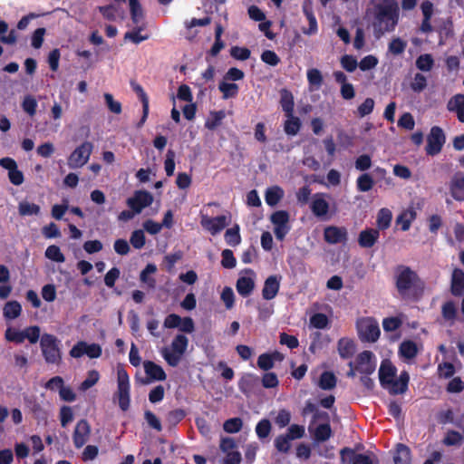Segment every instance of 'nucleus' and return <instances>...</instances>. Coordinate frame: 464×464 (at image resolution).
Instances as JSON below:
<instances>
[{
  "label": "nucleus",
  "mask_w": 464,
  "mask_h": 464,
  "mask_svg": "<svg viewBox=\"0 0 464 464\" xmlns=\"http://www.w3.org/2000/svg\"><path fill=\"white\" fill-rule=\"evenodd\" d=\"M133 92L138 95L139 99L142 103V116L138 123V127H141L146 121L149 115V97L141 85L135 82H130Z\"/></svg>",
  "instance_id": "obj_21"
},
{
  "label": "nucleus",
  "mask_w": 464,
  "mask_h": 464,
  "mask_svg": "<svg viewBox=\"0 0 464 464\" xmlns=\"http://www.w3.org/2000/svg\"><path fill=\"white\" fill-rule=\"evenodd\" d=\"M44 255L46 258L57 263H63L65 261L63 254L62 253L60 247L56 245L49 246L46 248Z\"/></svg>",
  "instance_id": "obj_52"
},
{
  "label": "nucleus",
  "mask_w": 464,
  "mask_h": 464,
  "mask_svg": "<svg viewBox=\"0 0 464 464\" xmlns=\"http://www.w3.org/2000/svg\"><path fill=\"white\" fill-rule=\"evenodd\" d=\"M374 185V180L369 173L360 175L356 179V188L360 192L370 191Z\"/></svg>",
  "instance_id": "obj_45"
},
{
  "label": "nucleus",
  "mask_w": 464,
  "mask_h": 464,
  "mask_svg": "<svg viewBox=\"0 0 464 464\" xmlns=\"http://www.w3.org/2000/svg\"><path fill=\"white\" fill-rule=\"evenodd\" d=\"M201 226L208 230L212 235H216L223 230L227 225V218L220 215L215 218L204 216L201 219Z\"/></svg>",
  "instance_id": "obj_14"
},
{
  "label": "nucleus",
  "mask_w": 464,
  "mask_h": 464,
  "mask_svg": "<svg viewBox=\"0 0 464 464\" xmlns=\"http://www.w3.org/2000/svg\"><path fill=\"white\" fill-rule=\"evenodd\" d=\"M359 333L362 340L371 343H375L381 334L378 324L373 321H367L361 324Z\"/></svg>",
  "instance_id": "obj_15"
},
{
  "label": "nucleus",
  "mask_w": 464,
  "mask_h": 464,
  "mask_svg": "<svg viewBox=\"0 0 464 464\" xmlns=\"http://www.w3.org/2000/svg\"><path fill=\"white\" fill-rule=\"evenodd\" d=\"M446 141V136L443 130L439 126H433L427 136L426 153L429 156L439 154Z\"/></svg>",
  "instance_id": "obj_7"
},
{
  "label": "nucleus",
  "mask_w": 464,
  "mask_h": 464,
  "mask_svg": "<svg viewBox=\"0 0 464 464\" xmlns=\"http://www.w3.org/2000/svg\"><path fill=\"white\" fill-rule=\"evenodd\" d=\"M329 198V195L325 193H315L312 197V201L310 204V208L313 214L315 217H324L325 216L329 211V203L327 201V198Z\"/></svg>",
  "instance_id": "obj_13"
},
{
  "label": "nucleus",
  "mask_w": 464,
  "mask_h": 464,
  "mask_svg": "<svg viewBox=\"0 0 464 464\" xmlns=\"http://www.w3.org/2000/svg\"><path fill=\"white\" fill-rule=\"evenodd\" d=\"M255 282L251 277L241 276L237 279L236 288L237 293L243 296L247 297L253 292Z\"/></svg>",
  "instance_id": "obj_30"
},
{
  "label": "nucleus",
  "mask_w": 464,
  "mask_h": 464,
  "mask_svg": "<svg viewBox=\"0 0 464 464\" xmlns=\"http://www.w3.org/2000/svg\"><path fill=\"white\" fill-rule=\"evenodd\" d=\"M410 86L413 92H420L427 87V78L422 73L417 72Z\"/></svg>",
  "instance_id": "obj_58"
},
{
  "label": "nucleus",
  "mask_w": 464,
  "mask_h": 464,
  "mask_svg": "<svg viewBox=\"0 0 464 464\" xmlns=\"http://www.w3.org/2000/svg\"><path fill=\"white\" fill-rule=\"evenodd\" d=\"M131 20L138 24L143 18V12L139 0H129Z\"/></svg>",
  "instance_id": "obj_54"
},
{
  "label": "nucleus",
  "mask_w": 464,
  "mask_h": 464,
  "mask_svg": "<svg viewBox=\"0 0 464 464\" xmlns=\"http://www.w3.org/2000/svg\"><path fill=\"white\" fill-rule=\"evenodd\" d=\"M280 105L285 116H292L294 113L295 102L294 96L290 91L286 89L280 91Z\"/></svg>",
  "instance_id": "obj_29"
},
{
  "label": "nucleus",
  "mask_w": 464,
  "mask_h": 464,
  "mask_svg": "<svg viewBox=\"0 0 464 464\" xmlns=\"http://www.w3.org/2000/svg\"><path fill=\"white\" fill-rule=\"evenodd\" d=\"M410 382V374L402 371L397 380H392L386 388L392 395L403 394L407 392Z\"/></svg>",
  "instance_id": "obj_18"
},
{
  "label": "nucleus",
  "mask_w": 464,
  "mask_h": 464,
  "mask_svg": "<svg viewBox=\"0 0 464 464\" xmlns=\"http://www.w3.org/2000/svg\"><path fill=\"white\" fill-rule=\"evenodd\" d=\"M399 353L406 359H413L418 353V348L414 342L404 341L399 347Z\"/></svg>",
  "instance_id": "obj_41"
},
{
  "label": "nucleus",
  "mask_w": 464,
  "mask_h": 464,
  "mask_svg": "<svg viewBox=\"0 0 464 464\" xmlns=\"http://www.w3.org/2000/svg\"><path fill=\"white\" fill-rule=\"evenodd\" d=\"M284 197V190L278 187L274 186L268 188L265 194V200L268 206H276Z\"/></svg>",
  "instance_id": "obj_36"
},
{
  "label": "nucleus",
  "mask_w": 464,
  "mask_h": 464,
  "mask_svg": "<svg viewBox=\"0 0 464 464\" xmlns=\"http://www.w3.org/2000/svg\"><path fill=\"white\" fill-rule=\"evenodd\" d=\"M93 145L90 141H84L68 157V166L71 169H79L83 167L89 160L92 152Z\"/></svg>",
  "instance_id": "obj_6"
},
{
  "label": "nucleus",
  "mask_w": 464,
  "mask_h": 464,
  "mask_svg": "<svg viewBox=\"0 0 464 464\" xmlns=\"http://www.w3.org/2000/svg\"><path fill=\"white\" fill-rule=\"evenodd\" d=\"M287 120L284 124V130L287 135H296L301 128V121L298 117L294 116H286Z\"/></svg>",
  "instance_id": "obj_43"
},
{
  "label": "nucleus",
  "mask_w": 464,
  "mask_h": 464,
  "mask_svg": "<svg viewBox=\"0 0 464 464\" xmlns=\"http://www.w3.org/2000/svg\"><path fill=\"white\" fill-rule=\"evenodd\" d=\"M337 348L339 355L343 359L352 358L356 350L355 343L349 338H341L338 341Z\"/></svg>",
  "instance_id": "obj_27"
},
{
  "label": "nucleus",
  "mask_w": 464,
  "mask_h": 464,
  "mask_svg": "<svg viewBox=\"0 0 464 464\" xmlns=\"http://www.w3.org/2000/svg\"><path fill=\"white\" fill-rule=\"evenodd\" d=\"M441 314L445 320L451 321L454 320L457 316V309L454 302L448 301L443 304L441 308Z\"/></svg>",
  "instance_id": "obj_60"
},
{
  "label": "nucleus",
  "mask_w": 464,
  "mask_h": 464,
  "mask_svg": "<svg viewBox=\"0 0 464 464\" xmlns=\"http://www.w3.org/2000/svg\"><path fill=\"white\" fill-rule=\"evenodd\" d=\"M274 445L278 452L288 453L291 449V440L286 434H280L275 439Z\"/></svg>",
  "instance_id": "obj_50"
},
{
  "label": "nucleus",
  "mask_w": 464,
  "mask_h": 464,
  "mask_svg": "<svg viewBox=\"0 0 464 464\" xmlns=\"http://www.w3.org/2000/svg\"><path fill=\"white\" fill-rule=\"evenodd\" d=\"M91 435V426L87 420H80L74 428L72 433V441L76 449H81L89 440Z\"/></svg>",
  "instance_id": "obj_10"
},
{
  "label": "nucleus",
  "mask_w": 464,
  "mask_h": 464,
  "mask_svg": "<svg viewBox=\"0 0 464 464\" xmlns=\"http://www.w3.org/2000/svg\"><path fill=\"white\" fill-rule=\"evenodd\" d=\"M416 67L420 70V71H422V72H430L433 65H434V60L431 56V54H429V53H425V54H420L417 59H416Z\"/></svg>",
  "instance_id": "obj_49"
},
{
  "label": "nucleus",
  "mask_w": 464,
  "mask_h": 464,
  "mask_svg": "<svg viewBox=\"0 0 464 464\" xmlns=\"http://www.w3.org/2000/svg\"><path fill=\"white\" fill-rule=\"evenodd\" d=\"M314 439L316 442H324L333 436V430L330 423H321L313 431Z\"/></svg>",
  "instance_id": "obj_33"
},
{
  "label": "nucleus",
  "mask_w": 464,
  "mask_h": 464,
  "mask_svg": "<svg viewBox=\"0 0 464 464\" xmlns=\"http://www.w3.org/2000/svg\"><path fill=\"white\" fill-rule=\"evenodd\" d=\"M40 207L37 204L34 203H29L27 201L20 202L18 205V212L19 215L22 217L25 216H33V215H39L40 214Z\"/></svg>",
  "instance_id": "obj_47"
},
{
  "label": "nucleus",
  "mask_w": 464,
  "mask_h": 464,
  "mask_svg": "<svg viewBox=\"0 0 464 464\" xmlns=\"http://www.w3.org/2000/svg\"><path fill=\"white\" fill-rule=\"evenodd\" d=\"M240 228L237 224L228 228L225 233V240L230 246H237L241 243Z\"/></svg>",
  "instance_id": "obj_42"
},
{
  "label": "nucleus",
  "mask_w": 464,
  "mask_h": 464,
  "mask_svg": "<svg viewBox=\"0 0 464 464\" xmlns=\"http://www.w3.org/2000/svg\"><path fill=\"white\" fill-rule=\"evenodd\" d=\"M226 117V112L223 110L210 111L209 118L205 122V127L208 130H214L221 125L222 121Z\"/></svg>",
  "instance_id": "obj_40"
},
{
  "label": "nucleus",
  "mask_w": 464,
  "mask_h": 464,
  "mask_svg": "<svg viewBox=\"0 0 464 464\" xmlns=\"http://www.w3.org/2000/svg\"><path fill=\"white\" fill-rule=\"evenodd\" d=\"M243 420L239 417L230 418L223 424V429L227 433H237L241 430Z\"/></svg>",
  "instance_id": "obj_53"
},
{
  "label": "nucleus",
  "mask_w": 464,
  "mask_h": 464,
  "mask_svg": "<svg viewBox=\"0 0 464 464\" xmlns=\"http://www.w3.org/2000/svg\"><path fill=\"white\" fill-rule=\"evenodd\" d=\"M37 106V101L34 96L30 94L24 96L22 102V109L29 116L34 117L36 114Z\"/></svg>",
  "instance_id": "obj_51"
},
{
  "label": "nucleus",
  "mask_w": 464,
  "mask_h": 464,
  "mask_svg": "<svg viewBox=\"0 0 464 464\" xmlns=\"http://www.w3.org/2000/svg\"><path fill=\"white\" fill-rule=\"evenodd\" d=\"M310 324L316 329H324L327 327L329 320L324 314L317 313L311 316Z\"/></svg>",
  "instance_id": "obj_61"
},
{
  "label": "nucleus",
  "mask_w": 464,
  "mask_h": 464,
  "mask_svg": "<svg viewBox=\"0 0 464 464\" xmlns=\"http://www.w3.org/2000/svg\"><path fill=\"white\" fill-rule=\"evenodd\" d=\"M303 13L308 20L309 27L303 28L302 32L306 35L315 34L318 31L317 20L314 16L313 10V4L311 1H305L302 6Z\"/></svg>",
  "instance_id": "obj_20"
},
{
  "label": "nucleus",
  "mask_w": 464,
  "mask_h": 464,
  "mask_svg": "<svg viewBox=\"0 0 464 464\" xmlns=\"http://www.w3.org/2000/svg\"><path fill=\"white\" fill-rule=\"evenodd\" d=\"M380 232L376 228H366L362 230L358 237V244L361 247L371 248L377 242Z\"/></svg>",
  "instance_id": "obj_22"
},
{
  "label": "nucleus",
  "mask_w": 464,
  "mask_h": 464,
  "mask_svg": "<svg viewBox=\"0 0 464 464\" xmlns=\"http://www.w3.org/2000/svg\"><path fill=\"white\" fill-rule=\"evenodd\" d=\"M447 109L456 112L458 120L464 123V94L458 93L451 97L447 104Z\"/></svg>",
  "instance_id": "obj_24"
},
{
  "label": "nucleus",
  "mask_w": 464,
  "mask_h": 464,
  "mask_svg": "<svg viewBox=\"0 0 464 464\" xmlns=\"http://www.w3.org/2000/svg\"><path fill=\"white\" fill-rule=\"evenodd\" d=\"M257 380V377L254 374H246L240 379L238 388L244 394H247L252 391Z\"/></svg>",
  "instance_id": "obj_46"
},
{
  "label": "nucleus",
  "mask_w": 464,
  "mask_h": 464,
  "mask_svg": "<svg viewBox=\"0 0 464 464\" xmlns=\"http://www.w3.org/2000/svg\"><path fill=\"white\" fill-rule=\"evenodd\" d=\"M8 24L5 20H0V42L5 44H14L17 42V34L14 29L8 32Z\"/></svg>",
  "instance_id": "obj_32"
},
{
  "label": "nucleus",
  "mask_w": 464,
  "mask_h": 464,
  "mask_svg": "<svg viewBox=\"0 0 464 464\" xmlns=\"http://www.w3.org/2000/svg\"><path fill=\"white\" fill-rule=\"evenodd\" d=\"M401 324L399 317L392 316L383 319L382 327L385 332H394L401 326Z\"/></svg>",
  "instance_id": "obj_64"
},
{
  "label": "nucleus",
  "mask_w": 464,
  "mask_h": 464,
  "mask_svg": "<svg viewBox=\"0 0 464 464\" xmlns=\"http://www.w3.org/2000/svg\"><path fill=\"white\" fill-rule=\"evenodd\" d=\"M153 202V196L147 190H137L134 195L126 201L127 206L137 214Z\"/></svg>",
  "instance_id": "obj_8"
},
{
  "label": "nucleus",
  "mask_w": 464,
  "mask_h": 464,
  "mask_svg": "<svg viewBox=\"0 0 464 464\" xmlns=\"http://www.w3.org/2000/svg\"><path fill=\"white\" fill-rule=\"evenodd\" d=\"M143 368L148 376V380L143 382L145 384L151 381H165L167 378L163 368L152 361H144Z\"/></svg>",
  "instance_id": "obj_17"
},
{
  "label": "nucleus",
  "mask_w": 464,
  "mask_h": 464,
  "mask_svg": "<svg viewBox=\"0 0 464 464\" xmlns=\"http://www.w3.org/2000/svg\"><path fill=\"white\" fill-rule=\"evenodd\" d=\"M372 26L373 35L380 39L386 33L393 32L399 22L400 12L398 10H380L378 13H372Z\"/></svg>",
  "instance_id": "obj_2"
},
{
  "label": "nucleus",
  "mask_w": 464,
  "mask_h": 464,
  "mask_svg": "<svg viewBox=\"0 0 464 464\" xmlns=\"http://www.w3.org/2000/svg\"><path fill=\"white\" fill-rule=\"evenodd\" d=\"M280 279L281 276L276 275L269 276L266 279L262 289V296L265 300H272L276 296L280 288Z\"/></svg>",
  "instance_id": "obj_19"
},
{
  "label": "nucleus",
  "mask_w": 464,
  "mask_h": 464,
  "mask_svg": "<svg viewBox=\"0 0 464 464\" xmlns=\"http://www.w3.org/2000/svg\"><path fill=\"white\" fill-rule=\"evenodd\" d=\"M307 81L311 90H319L324 82V78L320 70L312 68L307 71Z\"/></svg>",
  "instance_id": "obj_39"
},
{
  "label": "nucleus",
  "mask_w": 464,
  "mask_h": 464,
  "mask_svg": "<svg viewBox=\"0 0 464 464\" xmlns=\"http://www.w3.org/2000/svg\"><path fill=\"white\" fill-rule=\"evenodd\" d=\"M5 337L8 342L15 343H22L24 341V331H18L11 327L6 329Z\"/></svg>",
  "instance_id": "obj_63"
},
{
  "label": "nucleus",
  "mask_w": 464,
  "mask_h": 464,
  "mask_svg": "<svg viewBox=\"0 0 464 464\" xmlns=\"http://www.w3.org/2000/svg\"><path fill=\"white\" fill-rule=\"evenodd\" d=\"M272 430V425L268 419L260 420L256 426V433L259 440L266 439Z\"/></svg>",
  "instance_id": "obj_48"
},
{
  "label": "nucleus",
  "mask_w": 464,
  "mask_h": 464,
  "mask_svg": "<svg viewBox=\"0 0 464 464\" xmlns=\"http://www.w3.org/2000/svg\"><path fill=\"white\" fill-rule=\"evenodd\" d=\"M145 28L144 24L137 25L134 27L131 31L127 32L124 34L125 40H130L135 44H139L140 43L149 39V35H141L140 32L143 31Z\"/></svg>",
  "instance_id": "obj_44"
},
{
  "label": "nucleus",
  "mask_w": 464,
  "mask_h": 464,
  "mask_svg": "<svg viewBox=\"0 0 464 464\" xmlns=\"http://www.w3.org/2000/svg\"><path fill=\"white\" fill-rule=\"evenodd\" d=\"M395 287L402 299L418 301L424 294L425 283L416 271L401 265L396 268Z\"/></svg>",
  "instance_id": "obj_1"
},
{
  "label": "nucleus",
  "mask_w": 464,
  "mask_h": 464,
  "mask_svg": "<svg viewBox=\"0 0 464 464\" xmlns=\"http://www.w3.org/2000/svg\"><path fill=\"white\" fill-rule=\"evenodd\" d=\"M230 55L238 61H246L250 58L251 51L247 47L232 46Z\"/></svg>",
  "instance_id": "obj_57"
},
{
  "label": "nucleus",
  "mask_w": 464,
  "mask_h": 464,
  "mask_svg": "<svg viewBox=\"0 0 464 464\" xmlns=\"http://www.w3.org/2000/svg\"><path fill=\"white\" fill-rule=\"evenodd\" d=\"M188 346V337L184 334H177L173 338L169 347H163L160 350V354L168 365L177 367L180 363Z\"/></svg>",
  "instance_id": "obj_3"
},
{
  "label": "nucleus",
  "mask_w": 464,
  "mask_h": 464,
  "mask_svg": "<svg viewBox=\"0 0 464 464\" xmlns=\"http://www.w3.org/2000/svg\"><path fill=\"white\" fill-rule=\"evenodd\" d=\"M324 239L331 245L345 244L348 240L347 229L344 227H326L324 230Z\"/></svg>",
  "instance_id": "obj_11"
},
{
  "label": "nucleus",
  "mask_w": 464,
  "mask_h": 464,
  "mask_svg": "<svg viewBox=\"0 0 464 464\" xmlns=\"http://www.w3.org/2000/svg\"><path fill=\"white\" fill-rule=\"evenodd\" d=\"M372 9H368V13H378L380 10H398L399 6L396 0H370Z\"/></svg>",
  "instance_id": "obj_31"
},
{
  "label": "nucleus",
  "mask_w": 464,
  "mask_h": 464,
  "mask_svg": "<svg viewBox=\"0 0 464 464\" xmlns=\"http://www.w3.org/2000/svg\"><path fill=\"white\" fill-rule=\"evenodd\" d=\"M393 461L394 464H411V454L410 448L402 443L397 444L393 454Z\"/></svg>",
  "instance_id": "obj_28"
},
{
  "label": "nucleus",
  "mask_w": 464,
  "mask_h": 464,
  "mask_svg": "<svg viewBox=\"0 0 464 464\" xmlns=\"http://www.w3.org/2000/svg\"><path fill=\"white\" fill-rule=\"evenodd\" d=\"M374 357L371 351H363L360 353L356 357L355 369L362 374L371 375L374 371L376 364L372 361Z\"/></svg>",
  "instance_id": "obj_12"
},
{
  "label": "nucleus",
  "mask_w": 464,
  "mask_h": 464,
  "mask_svg": "<svg viewBox=\"0 0 464 464\" xmlns=\"http://www.w3.org/2000/svg\"><path fill=\"white\" fill-rule=\"evenodd\" d=\"M60 341L51 334H44L40 339L42 354L46 363L59 364L62 362V352L59 347Z\"/></svg>",
  "instance_id": "obj_4"
},
{
  "label": "nucleus",
  "mask_w": 464,
  "mask_h": 464,
  "mask_svg": "<svg viewBox=\"0 0 464 464\" xmlns=\"http://www.w3.org/2000/svg\"><path fill=\"white\" fill-rule=\"evenodd\" d=\"M218 90L222 93V98L227 100L237 96L239 87L237 83L222 81L218 84Z\"/></svg>",
  "instance_id": "obj_37"
},
{
  "label": "nucleus",
  "mask_w": 464,
  "mask_h": 464,
  "mask_svg": "<svg viewBox=\"0 0 464 464\" xmlns=\"http://www.w3.org/2000/svg\"><path fill=\"white\" fill-rule=\"evenodd\" d=\"M130 243L131 244V246L134 248L141 249L145 246V243H146V237H145L143 230H141V229L134 230L130 235Z\"/></svg>",
  "instance_id": "obj_56"
},
{
  "label": "nucleus",
  "mask_w": 464,
  "mask_h": 464,
  "mask_svg": "<svg viewBox=\"0 0 464 464\" xmlns=\"http://www.w3.org/2000/svg\"><path fill=\"white\" fill-rule=\"evenodd\" d=\"M392 219V211L386 208H381L377 214V229L385 230L390 227Z\"/></svg>",
  "instance_id": "obj_38"
},
{
  "label": "nucleus",
  "mask_w": 464,
  "mask_h": 464,
  "mask_svg": "<svg viewBox=\"0 0 464 464\" xmlns=\"http://www.w3.org/2000/svg\"><path fill=\"white\" fill-rule=\"evenodd\" d=\"M407 46V43L400 37L393 38L388 46L389 52L394 55L401 54Z\"/></svg>",
  "instance_id": "obj_59"
},
{
  "label": "nucleus",
  "mask_w": 464,
  "mask_h": 464,
  "mask_svg": "<svg viewBox=\"0 0 464 464\" xmlns=\"http://www.w3.org/2000/svg\"><path fill=\"white\" fill-rule=\"evenodd\" d=\"M450 292L454 296L464 295V271L454 268L451 275Z\"/></svg>",
  "instance_id": "obj_23"
},
{
  "label": "nucleus",
  "mask_w": 464,
  "mask_h": 464,
  "mask_svg": "<svg viewBox=\"0 0 464 464\" xmlns=\"http://www.w3.org/2000/svg\"><path fill=\"white\" fill-rule=\"evenodd\" d=\"M22 313V306L19 302L17 301H8L4 308H3V314L5 319L7 320H14L20 316Z\"/></svg>",
  "instance_id": "obj_34"
},
{
  "label": "nucleus",
  "mask_w": 464,
  "mask_h": 464,
  "mask_svg": "<svg viewBox=\"0 0 464 464\" xmlns=\"http://www.w3.org/2000/svg\"><path fill=\"white\" fill-rule=\"evenodd\" d=\"M289 213L287 211L277 210L271 215L270 220L274 226L286 225L289 223Z\"/></svg>",
  "instance_id": "obj_62"
},
{
  "label": "nucleus",
  "mask_w": 464,
  "mask_h": 464,
  "mask_svg": "<svg viewBox=\"0 0 464 464\" xmlns=\"http://www.w3.org/2000/svg\"><path fill=\"white\" fill-rule=\"evenodd\" d=\"M337 378L333 372L324 371L321 373L318 386L324 391H330L335 388Z\"/></svg>",
  "instance_id": "obj_35"
},
{
  "label": "nucleus",
  "mask_w": 464,
  "mask_h": 464,
  "mask_svg": "<svg viewBox=\"0 0 464 464\" xmlns=\"http://www.w3.org/2000/svg\"><path fill=\"white\" fill-rule=\"evenodd\" d=\"M281 359L282 355L279 352L262 353L257 358V366L263 371H269L274 367L275 361Z\"/></svg>",
  "instance_id": "obj_25"
},
{
  "label": "nucleus",
  "mask_w": 464,
  "mask_h": 464,
  "mask_svg": "<svg viewBox=\"0 0 464 464\" xmlns=\"http://www.w3.org/2000/svg\"><path fill=\"white\" fill-rule=\"evenodd\" d=\"M463 441V436L457 430H449L444 439L443 444L446 446H457L460 445Z\"/></svg>",
  "instance_id": "obj_55"
},
{
  "label": "nucleus",
  "mask_w": 464,
  "mask_h": 464,
  "mask_svg": "<svg viewBox=\"0 0 464 464\" xmlns=\"http://www.w3.org/2000/svg\"><path fill=\"white\" fill-rule=\"evenodd\" d=\"M117 397L119 407L122 411H126L130 408V379L129 374L123 367L117 369Z\"/></svg>",
  "instance_id": "obj_5"
},
{
  "label": "nucleus",
  "mask_w": 464,
  "mask_h": 464,
  "mask_svg": "<svg viewBox=\"0 0 464 464\" xmlns=\"http://www.w3.org/2000/svg\"><path fill=\"white\" fill-rule=\"evenodd\" d=\"M452 198L458 201H464V176L455 175L450 184Z\"/></svg>",
  "instance_id": "obj_26"
},
{
  "label": "nucleus",
  "mask_w": 464,
  "mask_h": 464,
  "mask_svg": "<svg viewBox=\"0 0 464 464\" xmlns=\"http://www.w3.org/2000/svg\"><path fill=\"white\" fill-rule=\"evenodd\" d=\"M397 373L396 367L389 360H383L379 369V381L382 388H387Z\"/></svg>",
  "instance_id": "obj_16"
},
{
  "label": "nucleus",
  "mask_w": 464,
  "mask_h": 464,
  "mask_svg": "<svg viewBox=\"0 0 464 464\" xmlns=\"http://www.w3.org/2000/svg\"><path fill=\"white\" fill-rule=\"evenodd\" d=\"M340 456L343 464H344L347 459L353 464H378V459L376 458L374 462V459L371 456L362 453H356L354 450L348 447L341 450Z\"/></svg>",
  "instance_id": "obj_9"
}]
</instances>
